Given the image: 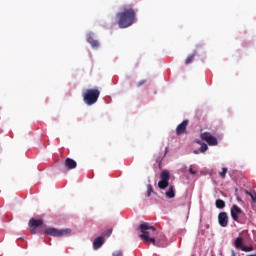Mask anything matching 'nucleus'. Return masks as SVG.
Listing matches in <instances>:
<instances>
[{"label": "nucleus", "instance_id": "1", "mask_svg": "<svg viewBox=\"0 0 256 256\" xmlns=\"http://www.w3.org/2000/svg\"><path fill=\"white\" fill-rule=\"evenodd\" d=\"M120 29H127L137 21V13L131 6H123L122 11L116 14Z\"/></svg>", "mask_w": 256, "mask_h": 256}, {"label": "nucleus", "instance_id": "2", "mask_svg": "<svg viewBox=\"0 0 256 256\" xmlns=\"http://www.w3.org/2000/svg\"><path fill=\"white\" fill-rule=\"evenodd\" d=\"M139 229L142 233L139 237L144 243H152L156 247H159V239H155L157 234V228H155V226H151V224L144 222L139 225Z\"/></svg>", "mask_w": 256, "mask_h": 256}, {"label": "nucleus", "instance_id": "3", "mask_svg": "<svg viewBox=\"0 0 256 256\" xmlns=\"http://www.w3.org/2000/svg\"><path fill=\"white\" fill-rule=\"evenodd\" d=\"M99 95H101V92L98 89H87L83 93V101L86 105H95V102L99 99Z\"/></svg>", "mask_w": 256, "mask_h": 256}, {"label": "nucleus", "instance_id": "4", "mask_svg": "<svg viewBox=\"0 0 256 256\" xmlns=\"http://www.w3.org/2000/svg\"><path fill=\"white\" fill-rule=\"evenodd\" d=\"M169 179H171V174L167 170H162L160 181L158 182L159 189H167L169 187Z\"/></svg>", "mask_w": 256, "mask_h": 256}, {"label": "nucleus", "instance_id": "5", "mask_svg": "<svg viewBox=\"0 0 256 256\" xmlns=\"http://www.w3.org/2000/svg\"><path fill=\"white\" fill-rule=\"evenodd\" d=\"M200 139L208 143L210 147H216V145H219V141L217 140V137L211 135V133L209 132L202 133L200 135Z\"/></svg>", "mask_w": 256, "mask_h": 256}, {"label": "nucleus", "instance_id": "6", "mask_svg": "<svg viewBox=\"0 0 256 256\" xmlns=\"http://www.w3.org/2000/svg\"><path fill=\"white\" fill-rule=\"evenodd\" d=\"M45 235H51L52 237H63V235H67V233H71V230H58L56 228H46L44 230Z\"/></svg>", "mask_w": 256, "mask_h": 256}, {"label": "nucleus", "instance_id": "7", "mask_svg": "<svg viewBox=\"0 0 256 256\" xmlns=\"http://www.w3.org/2000/svg\"><path fill=\"white\" fill-rule=\"evenodd\" d=\"M243 213V210L237 205H233L231 208V217L233 221H236V223H239V215Z\"/></svg>", "mask_w": 256, "mask_h": 256}, {"label": "nucleus", "instance_id": "8", "mask_svg": "<svg viewBox=\"0 0 256 256\" xmlns=\"http://www.w3.org/2000/svg\"><path fill=\"white\" fill-rule=\"evenodd\" d=\"M218 222L220 227H227V225H229V216L227 215V212L219 213Z\"/></svg>", "mask_w": 256, "mask_h": 256}, {"label": "nucleus", "instance_id": "9", "mask_svg": "<svg viewBox=\"0 0 256 256\" xmlns=\"http://www.w3.org/2000/svg\"><path fill=\"white\" fill-rule=\"evenodd\" d=\"M187 125H189V120H184L181 124H179L176 128V135H183V133H187Z\"/></svg>", "mask_w": 256, "mask_h": 256}, {"label": "nucleus", "instance_id": "10", "mask_svg": "<svg viewBox=\"0 0 256 256\" xmlns=\"http://www.w3.org/2000/svg\"><path fill=\"white\" fill-rule=\"evenodd\" d=\"M93 37H95V34L92 32L87 34L88 43L91 45V47H93V49H99V40H95Z\"/></svg>", "mask_w": 256, "mask_h": 256}, {"label": "nucleus", "instance_id": "11", "mask_svg": "<svg viewBox=\"0 0 256 256\" xmlns=\"http://www.w3.org/2000/svg\"><path fill=\"white\" fill-rule=\"evenodd\" d=\"M64 166L66 169L73 170L77 168V162L71 158H66Z\"/></svg>", "mask_w": 256, "mask_h": 256}, {"label": "nucleus", "instance_id": "12", "mask_svg": "<svg viewBox=\"0 0 256 256\" xmlns=\"http://www.w3.org/2000/svg\"><path fill=\"white\" fill-rule=\"evenodd\" d=\"M103 243H105L103 236L95 238L93 242V249H101V247H103Z\"/></svg>", "mask_w": 256, "mask_h": 256}, {"label": "nucleus", "instance_id": "13", "mask_svg": "<svg viewBox=\"0 0 256 256\" xmlns=\"http://www.w3.org/2000/svg\"><path fill=\"white\" fill-rule=\"evenodd\" d=\"M29 227H34L37 229V227H41V225H43V219H35V218H31L29 220L28 223Z\"/></svg>", "mask_w": 256, "mask_h": 256}, {"label": "nucleus", "instance_id": "14", "mask_svg": "<svg viewBox=\"0 0 256 256\" xmlns=\"http://www.w3.org/2000/svg\"><path fill=\"white\" fill-rule=\"evenodd\" d=\"M197 56V50H194L192 54L188 55L185 60V65H191L193 63V59Z\"/></svg>", "mask_w": 256, "mask_h": 256}, {"label": "nucleus", "instance_id": "15", "mask_svg": "<svg viewBox=\"0 0 256 256\" xmlns=\"http://www.w3.org/2000/svg\"><path fill=\"white\" fill-rule=\"evenodd\" d=\"M234 246L236 247V249H243V247L245 245H243V237H238L236 238V240L234 241Z\"/></svg>", "mask_w": 256, "mask_h": 256}, {"label": "nucleus", "instance_id": "16", "mask_svg": "<svg viewBox=\"0 0 256 256\" xmlns=\"http://www.w3.org/2000/svg\"><path fill=\"white\" fill-rule=\"evenodd\" d=\"M166 197H168V199H174L175 189L173 188V185L169 186L168 191H166Z\"/></svg>", "mask_w": 256, "mask_h": 256}, {"label": "nucleus", "instance_id": "17", "mask_svg": "<svg viewBox=\"0 0 256 256\" xmlns=\"http://www.w3.org/2000/svg\"><path fill=\"white\" fill-rule=\"evenodd\" d=\"M207 149H209V146H207V144H202L199 150H194L193 153L194 155H199V153H205V151H207Z\"/></svg>", "mask_w": 256, "mask_h": 256}, {"label": "nucleus", "instance_id": "18", "mask_svg": "<svg viewBox=\"0 0 256 256\" xmlns=\"http://www.w3.org/2000/svg\"><path fill=\"white\" fill-rule=\"evenodd\" d=\"M215 205L217 209H225V201H223L222 199H217Z\"/></svg>", "mask_w": 256, "mask_h": 256}, {"label": "nucleus", "instance_id": "19", "mask_svg": "<svg viewBox=\"0 0 256 256\" xmlns=\"http://www.w3.org/2000/svg\"><path fill=\"white\" fill-rule=\"evenodd\" d=\"M112 234H113V228H110L106 230L104 233H102L101 236L105 239V237H111Z\"/></svg>", "mask_w": 256, "mask_h": 256}, {"label": "nucleus", "instance_id": "20", "mask_svg": "<svg viewBox=\"0 0 256 256\" xmlns=\"http://www.w3.org/2000/svg\"><path fill=\"white\" fill-rule=\"evenodd\" d=\"M151 193H153V186L151 184L147 185V197H151Z\"/></svg>", "mask_w": 256, "mask_h": 256}, {"label": "nucleus", "instance_id": "21", "mask_svg": "<svg viewBox=\"0 0 256 256\" xmlns=\"http://www.w3.org/2000/svg\"><path fill=\"white\" fill-rule=\"evenodd\" d=\"M246 195H249L251 197L252 201L256 203V196L253 195V193L249 192L248 190L245 191Z\"/></svg>", "mask_w": 256, "mask_h": 256}, {"label": "nucleus", "instance_id": "22", "mask_svg": "<svg viewBox=\"0 0 256 256\" xmlns=\"http://www.w3.org/2000/svg\"><path fill=\"white\" fill-rule=\"evenodd\" d=\"M242 251H244L245 253H249V252L253 251V247L244 246V247H242Z\"/></svg>", "mask_w": 256, "mask_h": 256}, {"label": "nucleus", "instance_id": "23", "mask_svg": "<svg viewBox=\"0 0 256 256\" xmlns=\"http://www.w3.org/2000/svg\"><path fill=\"white\" fill-rule=\"evenodd\" d=\"M227 175V168H222V172H220V177H222V179H225Z\"/></svg>", "mask_w": 256, "mask_h": 256}, {"label": "nucleus", "instance_id": "24", "mask_svg": "<svg viewBox=\"0 0 256 256\" xmlns=\"http://www.w3.org/2000/svg\"><path fill=\"white\" fill-rule=\"evenodd\" d=\"M112 256H123V251L121 250H116L112 253Z\"/></svg>", "mask_w": 256, "mask_h": 256}, {"label": "nucleus", "instance_id": "25", "mask_svg": "<svg viewBox=\"0 0 256 256\" xmlns=\"http://www.w3.org/2000/svg\"><path fill=\"white\" fill-rule=\"evenodd\" d=\"M145 83H147V80H141L137 82L136 87H141V85H145Z\"/></svg>", "mask_w": 256, "mask_h": 256}, {"label": "nucleus", "instance_id": "26", "mask_svg": "<svg viewBox=\"0 0 256 256\" xmlns=\"http://www.w3.org/2000/svg\"><path fill=\"white\" fill-rule=\"evenodd\" d=\"M189 173H191V175H196L197 171L195 169H193V166H190Z\"/></svg>", "mask_w": 256, "mask_h": 256}, {"label": "nucleus", "instance_id": "27", "mask_svg": "<svg viewBox=\"0 0 256 256\" xmlns=\"http://www.w3.org/2000/svg\"><path fill=\"white\" fill-rule=\"evenodd\" d=\"M30 233H31L32 235H35V234L37 233V228H35V227H30Z\"/></svg>", "mask_w": 256, "mask_h": 256}, {"label": "nucleus", "instance_id": "28", "mask_svg": "<svg viewBox=\"0 0 256 256\" xmlns=\"http://www.w3.org/2000/svg\"><path fill=\"white\" fill-rule=\"evenodd\" d=\"M196 143H197L198 145H203V144H204L201 140H196Z\"/></svg>", "mask_w": 256, "mask_h": 256}, {"label": "nucleus", "instance_id": "29", "mask_svg": "<svg viewBox=\"0 0 256 256\" xmlns=\"http://www.w3.org/2000/svg\"><path fill=\"white\" fill-rule=\"evenodd\" d=\"M168 150H169V148H165V153H164L163 157H165L167 155Z\"/></svg>", "mask_w": 256, "mask_h": 256}, {"label": "nucleus", "instance_id": "30", "mask_svg": "<svg viewBox=\"0 0 256 256\" xmlns=\"http://www.w3.org/2000/svg\"><path fill=\"white\" fill-rule=\"evenodd\" d=\"M201 47H202L201 44L196 45V48H197V49H201Z\"/></svg>", "mask_w": 256, "mask_h": 256}, {"label": "nucleus", "instance_id": "31", "mask_svg": "<svg viewBox=\"0 0 256 256\" xmlns=\"http://www.w3.org/2000/svg\"><path fill=\"white\" fill-rule=\"evenodd\" d=\"M209 227H210L209 224L205 225V229H209Z\"/></svg>", "mask_w": 256, "mask_h": 256}, {"label": "nucleus", "instance_id": "32", "mask_svg": "<svg viewBox=\"0 0 256 256\" xmlns=\"http://www.w3.org/2000/svg\"><path fill=\"white\" fill-rule=\"evenodd\" d=\"M201 235H205V231H202V232H201Z\"/></svg>", "mask_w": 256, "mask_h": 256}]
</instances>
